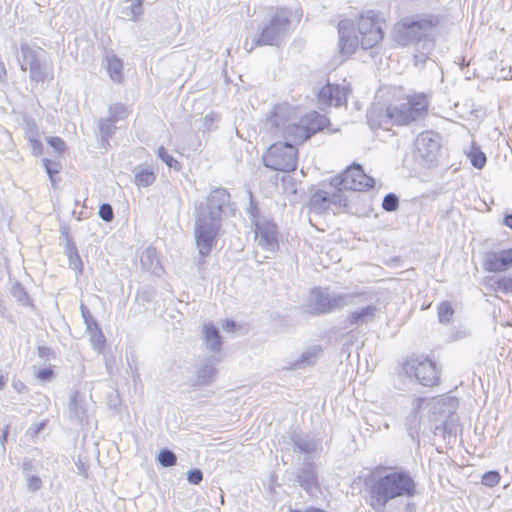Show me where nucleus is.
Instances as JSON below:
<instances>
[{
    "label": "nucleus",
    "instance_id": "1",
    "mask_svg": "<svg viewBox=\"0 0 512 512\" xmlns=\"http://www.w3.org/2000/svg\"><path fill=\"white\" fill-rule=\"evenodd\" d=\"M227 211H234V203L228 190L222 187L211 190L206 201L196 206L194 232L199 264L205 263V258L216 245L222 218Z\"/></svg>",
    "mask_w": 512,
    "mask_h": 512
},
{
    "label": "nucleus",
    "instance_id": "2",
    "mask_svg": "<svg viewBox=\"0 0 512 512\" xmlns=\"http://www.w3.org/2000/svg\"><path fill=\"white\" fill-rule=\"evenodd\" d=\"M369 504L375 512H384L387 503L397 497H413L416 483L407 471H392L370 480Z\"/></svg>",
    "mask_w": 512,
    "mask_h": 512
},
{
    "label": "nucleus",
    "instance_id": "3",
    "mask_svg": "<svg viewBox=\"0 0 512 512\" xmlns=\"http://www.w3.org/2000/svg\"><path fill=\"white\" fill-rule=\"evenodd\" d=\"M444 17L434 13H420L401 19L394 28V40L401 46L430 40Z\"/></svg>",
    "mask_w": 512,
    "mask_h": 512
},
{
    "label": "nucleus",
    "instance_id": "4",
    "mask_svg": "<svg viewBox=\"0 0 512 512\" xmlns=\"http://www.w3.org/2000/svg\"><path fill=\"white\" fill-rule=\"evenodd\" d=\"M291 16L292 12L287 8L276 9L253 40L249 51L258 46H279L289 31Z\"/></svg>",
    "mask_w": 512,
    "mask_h": 512
},
{
    "label": "nucleus",
    "instance_id": "5",
    "mask_svg": "<svg viewBox=\"0 0 512 512\" xmlns=\"http://www.w3.org/2000/svg\"><path fill=\"white\" fill-rule=\"evenodd\" d=\"M429 101L425 94L419 93L407 98L406 102L390 104L392 125L405 126L424 119L428 114Z\"/></svg>",
    "mask_w": 512,
    "mask_h": 512
},
{
    "label": "nucleus",
    "instance_id": "6",
    "mask_svg": "<svg viewBox=\"0 0 512 512\" xmlns=\"http://www.w3.org/2000/svg\"><path fill=\"white\" fill-rule=\"evenodd\" d=\"M298 151L292 143L272 144L263 156L264 165L275 171L290 172L297 167Z\"/></svg>",
    "mask_w": 512,
    "mask_h": 512
},
{
    "label": "nucleus",
    "instance_id": "7",
    "mask_svg": "<svg viewBox=\"0 0 512 512\" xmlns=\"http://www.w3.org/2000/svg\"><path fill=\"white\" fill-rule=\"evenodd\" d=\"M360 38V45L364 50L371 49L379 44L384 36L381 21L377 12L373 10L361 14L355 23Z\"/></svg>",
    "mask_w": 512,
    "mask_h": 512
},
{
    "label": "nucleus",
    "instance_id": "8",
    "mask_svg": "<svg viewBox=\"0 0 512 512\" xmlns=\"http://www.w3.org/2000/svg\"><path fill=\"white\" fill-rule=\"evenodd\" d=\"M374 179L365 174L360 164H353L343 173L334 176L330 185L336 189L366 191L374 186Z\"/></svg>",
    "mask_w": 512,
    "mask_h": 512
},
{
    "label": "nucleus",
    "instance_id": "9",
    "mask_svg": "<svg viewBox=\"0 0 512 512\" xmlns=\"http://www.w3.org/2000/svg\"><path fill=\"white\" fill-rule=\"evenodd\" d=\"M403 370L410 379L414 377L419 384H438L440 380V371L436 363L430 359H407L403 364Z\"/></svg>",
    "mask_w": 512,
    "mask_h": 512
},
{
    "label": "nucleus",
    "instance_id": "10",
    "mask_svg": "<svg viewBox=\"0 0 512 512\" xmlns=\"http://www.w3.org/2000/svg\"><path fill=\"white\" fill-rule=\"evenodd\" d=\"M253 225L257 244L265 251L272 253L278 251L280 233L277 224L272 219L262 218Z\"/></svg>",
    "mask_w": 512,
    "mask_h": 512
},
{
    "label": "nucleus",
    "instance_id": "11",
    "mask_svg": "<svg viewBox=\"0 0 512 512\" xmlns=\"http://www.w3.org/2000/svg\"><path fill=\"white\" fill-rule=\"evenodd\" d=\"M337 31L340 54L343 56L354 54L360 45V38L355 34V22L350 19L340 20L337 25Z\"/></svg>",
    "mask_w": 512,
    "mask_h": 512
},
{
    "label": "nucleus",
    "instance_id": "12",
    "mask_svg": "<svg viewBox=\"0 0 512 512\" xmlns=\"http://www.w3.org/2000/svg\"><path fill=\"white\" fill-rule=\"evenodd\" d=\"M351 88L348 84L327 83L318 92V101L324 105L334 104L336 107L346 105Z\"/></svg>",
    "mask_w": 512,
    "mask_h": 512
},
{
    "label": "nucleus",
    "instance_id": "13",
    "mask_svg": "<svg viewBox=\"0 0 512 512\" xmlns=\"http://www.w3.org/2000/svg\"><path fill=\"white\" fill-rule=\"evenodd\" d=\"M296 119L294 108L288 103H280L273 107L267 118V124L274 133H280Z\"/></svg>",
    "mask_w": 512,
    "mask_h": 512
},
{
    "label": "nucleus",
    "instance_id": "14",
    "mask_svg": "<svg viewBox=\"0 0 512 512\" xmlns=\"http://www.w3.org/2000/svg\"><path fill=\"white\" fill-rule=\"evenodd\" d=\"M329 288L314 287L310 291L309 299L305 305V312L318 316L330 313Z\"/></svg>",
    "mask_w": 512,
    "mask_h": 512
},
{
    "label": "nucleus",
    "instance_id": "15",
    "mask_svg": "<svg viewBox=\"0 0 512 512\" xmlns=\"http://www.w3.org/2000/svg\"><path fill=\"white\" fill-rule=\"evenodd\" d=\"M483 266L488 272H503L510 269L512 267V249L486 253Z\"/></svg>",
    "mask_w": 512,
    "mask_h": 512
},
{
    "label": "nucleus",
    "instance_id": "16",
    "mask_svg": "<svg viewBox=\"0 0 512 512\" xmlns=\"http://www.w3.org/2000/svg\"><path fill=\"white\" fill-rule=\"evenodd\" d=\"M128 115L127 107L124 104L116 103L109 108L108 119H103L99 123V129L102 137L107 138L112 134V129L117 128L116 124L120 121H125Z\"/></svg>",
    "mask_w": 512,
    "mask_h": 512
},
{
    "label": "nucleus",
    "instance_id": "17",
    "mask_svg": "<svg viewBox=\"0 0 512 512\" xmlns=\"http://www.w3.org/2000/svg\"><path fill=\"white\" fill-rule=\"evenodd\" d=\"M296 479L299 485L310 495L319 490L318 476L312 462H304L296 475Z\"/></svg>",
    "mask_w": 512,
    "mask_h": 512
},
{
    "label": "nucleus",
    "instance_id": "18",
    "mask_svg": "<svg viewBox=\"0 0 512 512\" xmlns=\"http://www.w3.org/2000/svg\"><path fill=\"white\" fill-rule=\"evenodd\" d=\"M392 111L390 105L383 107L381 105L372 106L366 114L367 122L371 129L386 128L392 125Z\"/></svg>",
    "mask_w": 512,
    "mask_h": 512
},
{
    "label": "nucleus",
    "instance_id": "19",
    "mask_svg": "<svg viewBox=\"0 0 512 512\" xmlns=\"http://www.w3.org/2000/svg\"><path fill=\"white\" fill-rule=\"evenodd\" d=\"M440 148L438 140L432 132L420 134L417 140V149L426 159L432 160Z\"/></svg>",
    "mask_w": 512,
    "mask_h": 512
},
{
    "label": "nucleus",
    "instance_id": "20",
    "mask_svg": "<svg viewBox=\"0 0 512 512\" xmlns=\"http://www.w3.org/2000/svg\"><path fill=\"white\" fill-rule=\"evenodd\" d=\"M290 440L293 450L299 453H313L318 446V441L314 437L296 431L290 433Z\"/></svg>",
    "mask_w": 512,
    "mask_h": 512
},
{
    "label": "nucleus",
    "instance_id": "21",
    "mask_svg": "<svg viewBox=\"0 0 512 512\" xmlns=\"http://www.w3.org/2000/svg\"><path fill=\"white\" fill-rule=\"evenodd\" d=\"M377 312L378 308L375 305H367L360 309L351 311L346 317V322L351 326L365 325L375 319Z\"/></svg>",
    "mask_w": 512,
    "mask_h": 512
},
{
    "label": "nucleus",
    "instance_id": "22",
    "mask_svg": "<svg viewBox=\"0 0 512 512\" xmlns=\"http://www.w3.org/2000/svg\"><path fill=\"white\" fill-rule=\"evenodd\" d=\"M140 263L143 269L156 276H161L164 272V269L158 258L157 250L152 246L147 247L142 252L140 256Z\"/></svg>",
    "mask_w": 512,
    "mask_h": 512
},
{
    "label": "nucleus",
    "instance_id": "23",
    "mask_svg": "<svg viewBox=\"0 0 512 512\" xmlns=\"http://www.w3.org/2000/svg\"><path fill=\"white\" fill-rule=\"evenodd\" d=\"M279 134L286 142L292 143L294 146L303 143L309 138V134H307V129L303 123L298 124L295 120L291 121Z\"/></svg>",
    "mask_w": 512,
    "mask_h": 512
},
{
    "label": "nucleus",
    "instance_id": "24",
    "mask_svg": "<svg viewBox=\"0 0 512 512\" xmlns=\"http://www.w3.org/2000/svg\"><path fill=\"white\" fill-rule=\"evenodd\" d=\"M67 413L69 419L75 421L77 424H82L86 417L84 397L78 391L71 393Z\"/></svg>",
    "mask_w": 512,
    "mask_h": 512
},
{
    "label": "nucleus",
    "instance_id": "25",
    "mask_svg": "<svg viewBox=\"0 0 512 512\" xmlns=\"http://www.w3.org/2000/svg\"><path fill=\"white\" fill-rule=\"evenodd\" d=\"M301 123H303L307 129V134H309L310 138L312 135L323 130L330 123V121L325 115H322L316 111H312L301 119Z\"/></svg>",
    "mask_w": 512,
    "mask_h": 512
},
{
    "label": "nucleus",
    "instance_id": "26",
    "mask_svg": "<svg viewBox=\"0 0 512 512\" xmlns=\"http://www.w3.org/2000/svg\"><path fill=\"white\" fill-rule=\"evenodd\" d=\"M355 298H363V300H368V297H366V292L364 291L337 293L330 295V313L335 310L342 309L345 306L354 304Z\"/></svg>",
    "mask_w": 512,
    "mask_h": 512
},
{
    "label": "nucleus",
    "instance_id": "27",
    "mask_svg": "<svg viewBox=\"0 0 512 512\" xmlns=\"http://www.w3.org/2000/svg\"><path fill=\"white\" fill-rule=\"evenodd\" d=\"M321 346H313L307 351L303 352L301 356L294 362L290 363L288 369H304L314 365L318 357L322 354Z\"/></svg>",
    "mask_w": 512,
    "mask_h": 512
},
{
    "label": "nucleus",
    "instance_id": "28",
    "mask_svg": "<svg viewBox=\"0 0 512 512\" xmlns=\"http://www.w3.org/2000/svg\"><path fill=\"white\" fill-rule=\"evenodd\" d=\"M134 183L138 188H146L156 181V173L149 165H138L133 169Z\"/></svg>",
    "mask_w": 512,
    "mask_h": 512
},
{
    "label": "nucleus",
    "instance_id": "29",
    "mask_svg": "<svg viewBox=\"0 0 512 512\" xmlns=\"http://www.w3.org/2000/svg\"><path fill=\"white\" fill-rule=\"evenodd\" d=\"M203 333L206 348L211 352H219L222 341L218 329L212 323H208L203 326Z\"/></svg>",
    "mask_w": 512,
    "mask_h": 512
},
{
    "label": "nucleus",
    "instance_id": "30",
    "mask_svg": "<svg viewBox=\"0 0 512 512\" xmlns=\"http://www.w3.org/2000/svg\"><path fill=\"white\" fill-rule=\"evenodd\" d=\"M197 379L205 384L216 380L217 369L212 359H205L196 370Z\"/></svg>",
    "mask_w": 512,
    "mask_h": 512
},
{
    "label": "nucleus",
    "instance_id": "31",
    "mask_svg": "<svg viewBox=\"0 0 512 512\" xmlns=\"http://www.w3.org/2000/svg\"><path fill=\"white\" fill-rule=\"evenodd\" d=\"M330 207L329 194L324 190L315 191L309 200V208L315 213H323Z\"/></svg>",
    "mask_w": 512,
    "mask_h": 512
},
{
    "label": "nucleus",
    "instance_id": "32",
    "mask_svg": "<svg viewBox=\"0 0 512 512\" xmlns=\"http://www.w3.org/2000/svg\"><path fill=\"white\" fill-rule=\"evenodd\" d=\"M458 417L451 410L448 411L446 419L439 425H436V430H442V437H456L458 431Z\"/></svg>",
    "mask_w": 512,
    "mask_h": 512
},
{
    "label": "nucleus",
    "instance_id": "33",
    "mask_svg": "<svg viewBox=\"0 0 512 512\" xmlns=\"http://www.w3.org/2000/svg\"><path fill=\"white\" fill-rule=\"evenodd\" d=\"M20 51L22 56L20 65L23 71L27 70L28 68L30 69L32 66H34V64L40 62L38 53L30 48L27 44H22Z\"/></svg>",
    "mask_w": 512,
    "mask_h": 512
},
{
    "label": "nucleus",
    "instance_id": "34",
    "mask_svg": "<svg viewBox=\"0 0 512 512\" xmlns=\"http://www.w3.org/2000/svg\"><path fill=\"white\" fill-rule=\"evenodd\" d=\"M438 321L442 324H448L451 322L454 309L451 303L447 300L440 302L437 309Z\"/></svg>",
    "mask_w": 512,
    "mask_h": 512
},
{
    "label": "nucleus",
    "instance_id": "35",
    "mask_svg": "<svg viewBox=\"0 0 512 512\" xmlns=\"http://www.w3.org/2000/svg\"><path fill=\"white\" fill-rule=\"evenodd\" d=\"M108 60V73L110 75V78L114 82H120L122 79V69L123 64L120 59H118L115 56H112L107 59Z\"/></svg>",
    "mask_w": 512,
    "mask_h": 512
},
{
    "label": "nucleus",
    "instance_id": "36",
    "mask_svg": "<svg viewBox=\"0 0 512 512\" xmlns=\"http://www.w3.org/2000/svg\"><path fill=\"white\" fill-rule=\"evenodd\" d=\"M467 155L470 159L471 164L475 168L482 169L485 166L487 161L486 155L481 151L479 147L472 145Z\"/></svg>",
    "mask_w": 512,
    "mask_h": 512
},
{
    "label": "nucleus",
    "instance_id": "37",
    "mask_svg": "<svg viewBox=\"0 0 512 512\" xmlns=\"http://www.w3.org/2000/svg\"><path fill=\"white\" fill-rule=\"evenodd\" d=\"M157 156L171 169L180 171L182 164L175 159L171 154L168 153L167 149L160 146L157 150Z\"/></svg>",
    "mask_w": 512,
    "mask_h": 512
},
{
    "label": "nucleus",
    "instance_id": "38",
    "mask_svg": "<svg viewBox=\"0 0 512 512\" xmlns=\"http://www.w3.org/2000/svg\"><path fill=\"white\" fill-rule=\"evenodd\" d=\"M157 460L163 467H172L177 463V456L172 450L163 448L160 450Z\"/></svg>",
    "mask_w": 512,
    "mask_h": 512
},
{
    "label": "nucleus",
    "instance_id": "39",
    "mask_svg": "<svg viewBox=\"0 0 512 512\" xmlns=\"http://www.w3.org/2000/svg\"><path fill=\"white\" fill-rule=\"evenodd\" d=\"M30 79L34 82L43 83L47 77L46 66L40 62L34 64L30 69Z\"/></svg>",
    "mask_w": 512,
    "mask_h": 512
},
{
    "label": "nucleus",
    "instance_id": "40",
    "mask_svg": "<svg viewBox=\"0 0 512 512\" xmlns=\"http://www.w3.org/2000/svg\"><path fill=\"white\" fill-rule=\"evenodd\" d=\"M88 334L93 348L96 350H101L105 344V337L99 326H94L92 331L88 332Z\"/></svg>",
    "mask_w": 512,
    "mask_h": 512
},
{
    "label": "nucleus",
    "instance_id": "41",
    "mask_svg": "<svg viewBox=\"0 0 512 512\" xmlns=\"http://www.w3.org/2000/svg\"><path fill=\"white\" fill-rule=\"evenodd\" d=\"M220 121V115L216 112H210L203 118V131L210 132L217 128V124Z\"/></svg>",
    "mask_w": 512,
    "mask_h": 512
},
{
    "label": "nucleus",
    "instance_id": "42",
    "mask_svg": "<svg viewBox=\"0 0 512 512\" xmlns=\"http://www.w3.org/2000/svg\"><path fill=\"white\" fill-rule=\"evenodd\" d=\"M399 207V198L394 193H388L384 196L382 201V208L387 212H394Z\"/></svg>",
    "mask_w": 512,
    "mask_h": 512
},
{
    "label": "nucleus",
    "instance_id": "43",
    "mask_svg": "<svg viewBox=\"0 0 512 512\" xmlns=\"http://www.w3.org/2000/svg\"><path fill=\"white\" fill-rule=\"evenodd\" d=\"M249 194V207L247 208V214L252 222L254 224L258 219H262L263 217L259 216V209L257 202L255 201L253 197V193L251 191H248Z\"/></svg>",
    "mask_w": 512,
    "mask_h": 512
},
{
    "label": "nucleus",
    "instance_id": "44",
    "mask_svg": "<svg viewBox=\"0 0 512 512\" xmlns=\"http://www.w3.org/2000/svg\"><path fill=\"white\" fill-rule=\"evenodd\" d=\"M11 294L22 305H29V297L24 288L20 284L13 285L11 289Z\"/></svg>",
    "mask_w": 512,
    "mask_h": 512
},
{
    "label": "nucleus",
    "instance_id": "45",
    "mask_svg": "<svg viewBox=\"0 0 512 512\" xmlns=\"http://www.w3.org/2000/svg\"><path fill=\"white\" fill-rule=\"evenodd\" d=\"M130 14L131 20L139 21L144 13L143 2L144 0H130Z\"/></svg>",
    "mask_w": 512,
    "mask_h": 512
},
{
    "label": "nucleus",
    "instance_id": "46",
    "mask_svg": "<svg viewBox=\"0 0 512 512\" xmlns=\"http://www.w3.org/2000/svg\"><path fill=\"white\" fill-rule=\"evenodd\" d=\"M494 288L503 293H512V277H501L494 282Z\"/></svg>",
    "mask_w": 512,
    "mask_h": 512
},
{
    "label": "nucleus",
    "instance_id": "47",
    "mask_svg": "<svg viewBox=\"0 0 512 512\" xmlns=\"http://www.w3.org/2000/svg\"><path fill=\"white\" fill-rule=\"evenodd\" d=\"M500 481V474L497 471H488L482 476V484L487 487H494Z\"/></svg>",
    "mask_w": 512,
    "mask_h": 512
},
{
    "label": "nucleus",
    "instance_id": "48",
    "mask_svg": "<svg viewBox=\"0 0 512 512\" xmlns=\"http://www.w3.org/2000/svg\"><path fill=\"white\" fill-rule=\"evenodd\" d=\"M67 254L69 258V265L73 269H81V260L75 247H67Z\"/></svg>",
    "mask_w": 512,
    "mask_h": 512
},
{
    "label": "nucleus",
    "instance_id": "49",
    "mask_svg": "<svg viewBox=\"0 0 512 512\" xmlns=\"http://www.w3.org/2000/svg\"><path fill=\"white\" fill-rule=\"evenodd\" d=\"M98 214H99V217L102 220H104L105 222H111L113 220V218H114L113 208L108 203H103L99 207Z\"/></svg>",
    "mask_w": 512,
    "mask_h": 512
},
{
    "label": "nucleus",
    "instance_id": "50",
    "mask_svg": "<svg viewBox=\"0 0 512 512\" xmlns=\"http://www.w3.org/2000/svg\"><path fill=\"white\" fill-rule=\"evenodd\" d=\"M26 479H27V488L29 491L36 492L41 489L42 480L39 476L27 474Z\"/></svg>",
    "mask_w": 512,
    "mask_h": 512
},
{
    "label": "nucleus",
    "instance_id": "51",
    "mask_svg": "<svg viewBox=\"0 0 512 512\" xmlns=\"http://www.w3.org/2000/svg\"><path fill=\"white\" fill-rule=\"evenodd\" d=\"M342 189H337V191L333 192L329 195V204H335L339 206H346L347 199L341 193Z\"/></svg>",
    "mask_w": 512,
    "mask_h": 512
},
{
    "label": "nucleus",
    "instance_id": "52",
    "mask_svg": "<svg viewBox=\"0 0 512 512\" xmlns=\"http://www.w3.org/2000/svg\"><path fill=\"white\" fill-rule=\"evenodd\" d=\"M187 480L189 483L198 485L203 480V472L200 469H192L187 473Z\"/></svg>",
    "mask_w": 512,
    "mask_h": 512
},
{
    "label": "nucleus",
    "instance_id": "53",
    "mask_svg": "<svg viewBox=\"0 0 512 512\" xmlns=\"http://www.w3.org/2000/svg\"><path fill=\"white\" fill-rule=\"evenodd\" d=\"M43 165L49 178L51 179V181H53V176L59 172L57 163L48 159H44Z\"/></svg>",
    "mask_w": 512,
    "mask_h": 512
},
{
    "label": "nucleus",
    "instance_id": "54",
    "mask_svg": "<svg viewBox=\"0 0 512 512\" xmlns=\"http://www.w3.org/2000/svg\"><path fill=\"white\" fill-rule=\"evenodd\" d=\"M53 375H54V373H53L52 369L43 368L37 372L36 377L41 381L49 382V381L53 380Z\"/></svg>",
    "mask_w": 512,
    "mask_h": 512
},
{
    "label": "nucleus",
    "instance_id": "55",
    "mask_svg": "<svg viewBox=\"0 0 512 512\" xmlns=\"http://www.w3.org/2000/svg\"><path fill=\"white\" fill-rule=\"evenodd\" d=\"M48 143L58 153H61L65 148V142L59 137L49 138Z\"/></svg>",
    "mask_w": 512,
    "mask_h": 512
},
{
    "label": "nucleus",
    "instance_id": "56",
    "mask_svg": "<svg viewBox=\"0 0 512 512\" xmlns=\"http://www.w3.org/2000/svg\"><path fill=\"white\" fill-rule=\"evenodd\" d=\"M428 400L425 397H418L415 399L413 403V409L411 414L413 415L414 420L417 418V412L421 409V407L426 403Z\"/></svg>",
    "mask_w": 512,
    "mask_h": 512
},
{
    "label": "nucleus",
    "instance_id": "57",
    "mask_svg": "<svg viewBox=\"0 0 512 512\" xmlns=\"http://www.w3.org/2000/svg\"><path fill=\"white\" fill-rule=\"evenodd\" d=\"M429 404L432 405V409L438 410L439 412H445L442 410V406L445 405V398L429 400Z\"/></svg>",
    "mask_w": 512,
    "mask_h": 512
},
{
    "label": "nucleus",
    "instance_id": "58",
    "mask_svg": "<svg viewBox=\"0 0 512 512\" xmlns=\"http://www.w3.org/2000/svg\"><path fill=\"white\" fill-rule=\"evenodd\" d=\"M30 142V145H31V149H32V152L34 155H38L40 154L41 152V142L38 140V139H35V138H31L29 140Z\"/></svg>",
    "mask_w": 512,
    "mask_h": 512
},
{
    "label": "nucleus",
    "instance_id": "59",
    "mask_svg": "<svg viewBox=\"0 0 512 512\" xmlns=\"http://www.w3.org/2000/svg\"><path fill=\"white\" fill-rule=\"evenodd\" d=\"M45 427V422H41L39 424L32 425L28 430L27 433L31 436L37 435L42 429Z\"/></svg>",
    "mask_w": 512,
    "mask_h": 512
},
{
    "label": "nucleus",
    "instance_id": "60",
    "mask_svg": "<svg viewBox=\"0 0 512 512\" xmlns=\"http://www.w3.org/2000/svg\"><path fill=\"white\" fill-rule=\"evenodd\" d=\"M76 467L77 473L86 479L88 477V468L85 466V464L81 461H78L76 462Z\"/></svg>",
    "mask_w": 512,
    "mask_h": 512
},
{
    "label": "nucleus",
    "instance_id": "61",
    "mask_svg": "<svg viewBox=\"0 0 512 512\" xmlns=\"http://www.w3.org/2000/svg\"><path fill=\"white\" fill-rule=\"evenodd\" d=\"M153 293L150 292V291H143V292H139L137 293L136 295V301H149L150 298L152 297Z\"/></svg>",
    "mask_w": 512,
    "mask_h": 512
},
{
    "label": "nucleus",
    "instance_id": "62",
    "mask_svg": "<svg viewBox=\"0 0 512 512\" xmlns=\"http://www.w3.org/2000/svg\"><path fill=\"white\" fill-rule=\"evenodd\" d=\"M85 325H86V331L87 332H90L92 331V328L94 326H98L96 320L93 318V316H91L89 319H86L85 321Z\"/></svg>",
    "mask_w": 512,
    "mask_h": 512
},
{
    "label": "nucleus",
    "instance_id": "63",
    "mask_svg": "<svg viewBox=\"0 0 512 512\" xmlns=\"http://www.w3.org/2000/svg\"><path fill=\"white\" fill-rule=\"evenodd\" d=\"M8 436L5 434H0V455L4 456L6 452L5 442L7 441Z\"/></svg>",
    "mask_w": 512,
    "mask_h": 512
},
{
    "label": "nucleus",
    "instance_id": "64",
    "mask_svg": "<svg viewBox=\"0 0 512 512\" xmlns=\"http://www.w3.org/2000/svg\"><path fill=\"white\" fill-rule=\"evenodd\" d=\"M503 224L512 229V214H508L504 217Z\"/></svg>",
    "mask_w": 512,
    "mask_h": 512
}]
</instances>
